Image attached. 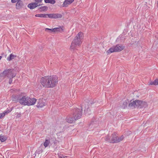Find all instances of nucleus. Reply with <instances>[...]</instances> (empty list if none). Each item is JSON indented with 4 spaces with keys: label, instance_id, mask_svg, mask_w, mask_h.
<instances>
[{
    "label": "nucleus",
    "instance_id": "e433bc0d",
    "mask_svg": "<svg viewBox=\"0 0 158 158\" xmlns=\"http://www.w3.org/2000/svg\"><path fill=\"white\" fill-rule=\"evenodd\" d=\"M3 113L5 114V115L6 114H7V112H6V111H5Z\"/></svg>",
    "mask_w": 158,
    "mask_h": 158
},
{
    "label": "nucleus",
    "instance_id": "4c0bfd02",
    "mask_svg": "<svg viewBox=\"0 0 158 158\" xmlns=\"http://www.w3.org/2000/svg\"><path fill=\"white\" fill-rule=\"evenodd\" d=\"M15 97L16 98H18V96H15Z\"/></svg>",
    "mask_w": 158,
    "mask_h": 158
},
{
    "label": "nucleus",
    "instance_id": "c9c22d12",
    "mask_svg": "<svg viewBox=\"0 0 158 158\" xmlns=\"http://www.w3.org/2000/svg\"><path fill=\"white\" fill-rule=\"evenodd\" d=\"M6 111L7 112V114L9 113L10 112V110H6Z\"/></svg>",
    "mask_w": 158,
    "mask_h": 158
},
{
    "label": "nucleus",
    "instance_id": "c85d7f7f",
    "mask_svg": "<svg viewBox=\"0 0 158 158\" xmlns=\"http://www.w3.org/2000/svg\"><path fill=\"white\" fill-rule=\"evenodd\" d=\"M127 101L123 102V105L122 106V107L123 108H125V107L127 106Z\"/></svg>",
    "mask_w": 158,
    "mask_h": 158
},
{
    "label": "nucleus",
    "instance_id": "cd10ccee",
    "mask_svg": "<svg viewBox=\"0 0 158 158\" xmlns=\"http://www.w3.org/2000/svg\"><path fill=\"white\" fill-rule=\"evenodd\" d=\"M54 28V32L57 31H62L63 30L60 27H55Z\"/></svg>",
    "mask_w": 158,
    "mask_h": 158
},
{
    "label": "nucleus",
    "instance_id": "2f4dec72",
    "mask_svg": "<svg viewBox=\"0 0 158 158\" xmlns=\"http://www.w3.org/2000/svg\"><path fill=\"white\" fill-rule=\"evenodd\" d=\"M43 0H35V2H36L38 3V4H40L41 3Z\"/></svg>",
    "mask_w": 158,
    "mask_h": 158
},
{
    "label": "nucleus",
    "instance_id": "a211bd4d",
    "mask_svg": "<svg viewBox=\"0 0 158 158\" xmlns=\"http://www.w3.org/2000/svg\"><path fill=\"white\" fill-rule=\"evenodd\" d=\"M90 108L89 107L88 104L87 105L85 106V109L84 110V113L85 114H90Z\"/></svg>",
    "mask_w": 158,
    "mask_h": 158
},
{
    "label": "nucleus",
    "instance_id": "0eeeda50",
    "mask_svg": "<svg viewBox=\"0 0 158 158\" xmlns=\"http://www.w3.org/2000/svg\"><path fill=\"white\" fill-rule=\"evenodd\" d=\"M3 73L5 77H7V78L14 77L16 76V74L13 73V69H6L4 70Z\"/></svg>",
    "mask_w": 158,
    "mask_h": 158
},
{
    "label": "nucleus",
    "instance_id": "20e7f679",
    "mask_svg": "<svg viewBox=\"0 0 158 158\" xmlns=\"http://www.w3.org/2000/svg\"><path fill=\"white\" fill-rule=\"evenodd\" d=\"M82 108L80 109L77 108H74L72 111L73 117L75 120L80 119L82 115Z\"/></svg>",
    "mask_w": 158,
    "mask_h": 158
},
{
    "label": "nucleus",
    "instance_id": "c756f323",
    "mask_svg": "<svg viewBox=\"0 0 158 158\" xmlns=\"http://www.w3.org/2000/svg\"><path fill=\"white\" fill-rule=\"evenodd\" d=\"M16 114H17V115L16 116V117L17 118H19L20 117H21L22 116V114L20 113H17Z\"/></svg>",
    "mask_w": 158,
    "mask_h": 158
},
{
    "label": "nucleus",
    "instance_id": "4be33fe9",
    "mask_svg": "<svg viewBox=\"0 0 158 158\" xmlns=\"http://www.w3.org/2000/svg\"><path fill=\"white\" fill-rule=\"evenodd\" d=\"M50 143V140L49 139H46L44 143V145L46 148L48 147Z\"/></svg>",
    "mask_w": 158,
    "mask_h": 158
},
{
    "label": "nucleus",
    "instance_id": "f8f14e48",
    "mask_svg": "<svg viewBox=\"0 0 158 158\" xmlns=\"http://www.w3.org/2000/svg\"><path fill=\"white\" fill-rule=\"evenodd\" d=\"M23 2L21 0H17V2L16 5V8L17 9H20L23 7Z\"/></svg>",
    "mask_w": 158,
    "mask_h": 158
},
{
    "label": "nucleus",
    "instance_id": "412c9836",
    "mask_svg": "<svg viewBox=\"0 0 158 158\" xmlns=\"http://www.w3.org/2000/svg\"><path fill=\"white\" fill-rule=\"evenodd\" d=\"M7 139L6 137L4 135H0V141L1 142L5 141Z\"/></svg>",
    "mask_w": 158,
    "mask_h": 158
},
{
    "label": "nucleus",
    "instance_id": "39448f33",
    "mask_svg": "<svg viewBox=\"0 0 158 158\" xmlns=\"http://www.w3.org/2000/svg\"><path fill=\"white\" fill-rule=\"evenodd\" d=\"M50 87L53 88L58 84V77L56 76H49Z\"/></svg>",
    "mask_w": 158,
    "mask_h": 158
},
{
    "label": "nucleus",
    "instance_id": "4468645a",
    "mask_svg": "<svg viewBox=\"0 0 158 158\" xmlns=\"http://www.w3.org/2000/svg\"><path fill=\"white\" fill-rule=\"evenodd\" d=\"M74 0H65L63 4V7H66L68 5L72 3Z\"/></svg>",
    "mask_w": 158,
    "mask_h": 158
},
{
    "label": "nucleus",
    "instance_id": "6ab92c4d",
    "mask_svg": "<svg viewBox=\"0 0 158 158\" xmlns=\"http://www.w3.org/2000/svg\"><path fill=\"white\" fill-rule=\"evenodd\" d=\"M16 56L13 55L12 54H11L7 58V60L9 61H10L14 59L16 57Z\"/></svg>",
    "mask_w": 158,
    "mask_h": 158
},
{
    "label": "nucleus",
    "instance_id": "423d86ee",
    "mask_svg": "<svg viewBox=\"0 0 158 158\" xmlns=\"http://www.w3.org/2000/svg\"><path fill=\"white\" fill-rule=\"evenodd\" d=\"M40 83L44 87L50 88L49 76H45L41 78L40 80Z\"/></svg>",
    "mask_w": 158,
    "mask_h": 158
},
{
    "label": "nucleus",
    "instance_id": "a878e982",
    "mask_svg": "<svg viewBox=\"0 0 158 158\" xmlns=\"http://www.w3.org/2000/svg\"><path fill=\"white\" fill-rule=\"evenodd\" d=\"M45 31L49 33L55 32L54 28L49 29L48 28H46L45 29Z\"/></svg>",
    "mask_w": 158,
    "mask_h": 158
},
{
    "label": "nucleus",
    "instance_id": "9b49d317",
    "mask_svg": "<svg viewBox=\"0 0 158 158\" xmlns=\"http://www.w3.org/2000/svg\"><path fill=\"white\" fill-rule=\"evenodd\" d=\"M42 5L41 4H38V3L34 2L29 4L28 5L27 7L31 9H33L37 6H41Z\"/></svg>",
    "mask_w": 158,
    "mask_h": 158
},
{
    "label": "nucleus",
    "instance_id": "2eb2a0df",
    "mask_svg": "<svg viewBox=\"0 0 158 158\" xmlns=\"http://www.w3.org/2000/svg\"><path fill=\"white\" fill-rule=\"evenodd\" d=\"M36 101V99L34 98H29L28 101V104L27 106H31L34 105Z\"/></svg>",
    "mask_w": 158,
    "mask_h": 158
},
{
    "label": "nucleus",
    "instance_id": "5701e85b",
    "mask_svg": "<svg viewBox=\"0 0 158 158\" xmlns=\"http://www.w3.org/2000/svg\"><path fill=\"white\" fill-rule=\"evenodd\" d=\"M45 3H50L52 4H55L56 2L55 0H44Z\"/></svg>",
    "mask_w": 158,
    "mask_h": 158
},
{
    "label": "nucleus",
    "instance_id": "58836bf2",
    "mask_svg": "<svg viewBox=\"0 0 158 158\" xmlns=\"http://www.w3.org/2000/svg\"><path fill=\"white\" fill-rule=\"evenodd\" d=\"M62 157H61L60 156L59 158H62Z\"/></svg>",
    "mask_w": 158,
    "mask_h": 158
},
{
    "label": "nucleus",
    "instance_id": "f3484780",
    "mask_svg": "<svg viewBox=\"0 0 158 158\" xmlns=\"http://www.w3.org/2000/svg\"><path fill=\"white\" fill-rule=\"evenodd\" d=\"M48 14H36L35 16L36 17H39L41 18H47L48 17Z\"/></svg>",
    "mask_w": 158,
    "mask_h": 158
},
{
    "label": "nucleus",
    "instance_id": "393cba45",
    "mask_svg": "<svg viewBox=\"0 0 158 158\" xmlns=\"http://www.w3.org/2000/svg\"><path fill=\"white\" fill-rule=\"evenodd\" d=\"M48 9V7L47 6H41L39 8V9L41 11H46Z\"/></svg>",
    "mask_w": 158,
    "mask_h": 158
},
{
    "label": "nucleus",
    "instance_id": "7c9ffc66",
    "mask_svg": "<svg viewBox=\"0 0 158 158\" xmlns=\"http://www.w3.org/2000/svg\"><path fill=\"white\" fill-rule=\"evenodd\" d=\"M13 77H10V78H8L9 79V84H11V83H12V81H13V80H12V79Z\"/></svg>",
    "mask_w": 158,
    "mask_h": 158
},
{
    "label": "nucleus",
    "instance_id": "f03ea898",
    "mask_svg": "<svg viewBox=\"0 0 158 158\" xmlns=\"http://www.w3.org/2000/svg\"><path fill=\"white\" fill-rule=\"evenodd\" d=\"M123 138L124 137L123 135L118 137L117 134L114 133L112 134L110 137H109L108 135L105 137L104 139L106 141L111 143H115L120 142L123 139Z\"/></svg>",
    "mask_w": 158,
    "mask_h": 158
},
{
    "label": "nucleus",
    "instance_id": "bb28decb",
    "mask_svg": "<svg viewBox=\"0 0 158 158\" xmlns=\"http://www.w3.org/2000/svg\"><path fill=\"white\" fill-rule=\"evenodd\" d=\"M5 77L3 72L0 73V82L4 80Z\"/></svg>",
    "mask_w": 158,
    "mask_h": 158
},
{
    "label": "nucleus",
    "instance_id": "6e6552de",
    "mask_svg": "<svg viewBox=\"0 0 158 158\" xmlns=\"http://www.w3.org/2000/svg\"><path fill=\"white\" fill-rule=\"evenodd\" d=\"M141 103V101L135 100L131 102L128 105L129 107L132 108L140 107V104Z\"/></svg>",
    "mask_w": 158,
    "mask_h": 158
},
{
    "label": "nucleus",
    "instance_id": "9d476101",
    "mask_svg": "<svg viewBox=\"0 0 158 158\" xmlns=\"http://www.w3.org/2000/svg\"><path fill=\"white\" fill-rule=\"evenodd\" d=\"M48 17L55 19L61 18L62 17V15L58 13L48 14Z\"/></svg>",
    "mask_w": 158,
    "mask_h": 158
},
{
    "label": "nucleus",
    "instance_id": "f704fd0d",
    "mask_svg": "<svg viewBox=\"0 0 158 158\" xmlns=\"http://www.w3.org/2000/svg\"><path fill=\"white\" fill-rule=\"evenodd\" d=\"M17 0H11V2L12 3H14L16 2L17 1Z\"/></svg>",
    "mask_w": 158,
    "mask_h": 158
},
{
    "label": "nucleus",
    "instance_id": "1a4fd4ad",
    "mask_svg": "<svg viewBox=\"0 0 158 158\" xmlns=\"http://www.w3.org/2000/svg\"><path fill=\"white\" fill-rule=\"evenodd\" d=\"M29 97H28L23 96L19 99H17L19 102L22 105H27L28 104V101Z\"/></svg>",
    "mask_w": 158,
    "mask_h": 158
},
{
    "label": "nucleus",
    "instance_id": "f257e3e1",
    "mask_svg": "<svg viewBox=\"0 0 158 158\" xmlns=\"http://www.w3.org/2000/svg\"><path fill=\"white\" fill-rule=\"evenodd\" d=\"M83 33L81 32H79L74 38L72 42L70 48L71 49H74L78 46H79L81 44L83 39Z\"/></svg>",
    "mask_w": 158,
    "mask_h": 158
},
{
    "label": "nucleus",
    "instance_id": "ddd939ff",
    "mask_svg": "<svg viewBox=\"0 0 158 158\" xmlns=\"http://www.w3.org/2000/svg\"><path fill=\"white\" fill-rule=\"evenodd\" d=\"M45 105L46 103L45 102H44L42 99H40L39 100L36 106L38 108H42L45 106Z\"/></svg>",
    "mask_w": 158,
    "mask_h": 158
},
{
    "label": "nucleus",
    "instance_id": "7ed1b4c3",
    "mask_svg": "<svg viewBox=\"0 0 158 158\" xmlns=\"http://www.w3.org/2000/svg\"><path fill=\"white\" fill-rule=\"evenodd\" d=\"M125 47L121 44H117L115 46H113L107 51L108 54H110L115 52H119L124 49Z\"/></svg>",
    "mask_w": 158,
    "mask_h": 158
},
{
    "label": "nucleus",
    "instance_id": "72a5a7b5",
    "mask_svg": "<svg viewBox=\"0 0 158 158\" xmlns=\"http://www.w3.org/2000/svg\"><path fill=\"white\" fill-rule=\"evenodd\" d=\"M53 143L54 144H55L57 143V140L55 138H53Z\"/></svg>",
    "mask_w": 158,
    "mask_h": 158
},
{
    "label": "nucleus",
    "instance_id": "aec40b11",
    "mask_svg": "<svg viewBox=\"0 0 158 158\" xmlns=\"http://www.w3.org/2000/svg\"><path fill=\"white\" fill-rule=\"evenodd\" d=\"M158 85V79H156L153 81H151L150 82L149 85Z\"/></svg>",
    "mask_w": 158,
    "mask_h": 158
},
{
    "label": "nucleus",
    "instance_id": "473e14b6",
    "mask_svg": "<svg viewBox=\"0 0 158 158\" xmlns=\"http://www.w3.org/2000/svg\"><path fill=\"white\" fill-rule=\"evenodd\" d=\"M5 114L2 113H0V119L5 116Z\"/></svg>",
    "mask_w": 158,
    "mask_h": 158
},
{
    "label": "nucleus",
    "instance_id": "b1692460",
    "mask_svg": "<svg viewBox=\"0 0 158 158\" xmlns=\"http://www.w3.org/2000/svg\"><path fill=\"white\" fill-rule=\"evenodd\" d=\"M147 106V103L146 102H142L141 101V103L140 104V108L146 107Z\"/></svg>",
    "mask_w": 158,
    "mask_h": 158
},
{
    "label": "nucleus",
    "instance_id": "dca6fc26",
    "mask_svg": "<svg viewBox=\"0 0 158 158\" xmlns=\"http://www.w3.org/2000/svg\"><path fill=\"white\" fill-rule=\"evenodd\" d=\"M66 119V121L69 123H74L75 120V119L73 117V116L72 117H67Z\"/></svg>",
    "mask_w": 158,
    "mask_h": 158
}]
</instances>
